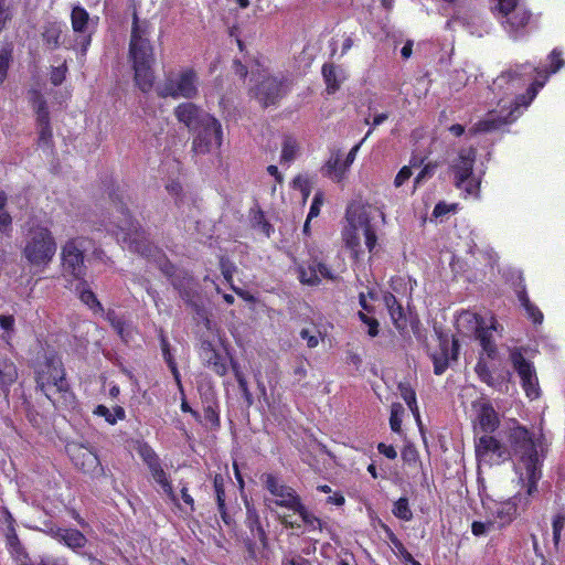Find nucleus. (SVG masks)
I'll return each instance as SVG.
<instances>
[{"label":"nucleus","instance_id":"f257e3e1","mask_svg":"<svg viewBox=\"0 0 565 565\" xmlns=\"http://www.w3.org/2000/svg\"><path fill=\"white\" fill-rule=\"evenodd\" d=\"M548 58L550 72L545 75H542L543 71L530 65H521L498 76L491 87L492 92L500 96L498 108L489 111L471 131L489 132L514 121L521 115L520 108H526L531 104L537 92L545 85L548 75L564 66L561 52L552 51Z\"/></svg>","mask_w":565,"mask_h":565},{"label":"nucleus","instance_id":"f03ea898","mask_svg":"<svg viewBox=\"0 0 565 565\" xmlns=\"http://www.w3.org/2000/svg\"><path fill=\"white\" fill-rule=\"evenodd\" d=\"M525 433L516 430L513 435L514 475L513 482L520 490L507 500H495L491 497L482 498L486 516L497 529L512 523L520 511H524L531 502V497L537 491V482L542 477L540 462L535 450L524 439Z\"/></svg>","mask_w":565,"mask_h":565},{"label":"nucleus","instance_id":"7ed1b4c3","mask_svg":"<svg viewBox=\"0 0 565 565\" xmlns=\"http://www.w3.org/2000/svg\"><path fill=\"white\" fill-rule=\"evenodd\" d=\"M516 430H523L525 433L524 439L531 444L535 450L536 457L540 462V470L542 471L543 465V443L541 435H536L530 431L526 427L520 425L515 419H509L504 423L501 430L502 441H499L491 435H483L479 437L476 443V456L481 466L499 465L507 459H511L514 465V448H513V435Z\"/></svg>","mask_w":565,"mask_h":565},{"label":"nucleus","instance_id":"20e7f679","mask_svg":"<svg viewBox=\"0 0 565 565\" xmlns=\"http://www.w3.org/2000/svg\"><path fill=\"white\" fill-rule=\"evenodd\" d=\"M150 35L151 25L135 17L129 44V60L135 72V82L143 92L150 90L154 81L152 71L154 52Z\"/></svg>","mask_w":565,"mask_h":565},{"label":"nucleus","instance_id":"39448f33","mask_svg":"<svg viewBox=\"0 0 565 565\" xmlns=\"http://www.w3.org/2000/svg\"><path fill=\"white\" fill-rule=\"evenodd\" d=\"M375 211L374 206L363 203H353L347 210V224L342 231V238L354 258L363 254L362 237L369 253H373L376 247L377 236L371 223Z\"/></svg>","mask_w":565,"mask_h":565},{"label":"nucleus","instance_id":"423d86ee","mask_svg":"<svg viewBox=\"0 0 565 565\" xmlns=\"http://www.w3.org/2000/svg\"><path fill=\"white\" fill-rule=\"evenodd\" d=\"M156 92L158 96L163 98H195L199 94V74L191 66H182L179 70L171 71L157 84Z\"/></svg>","mask_w":565,"mask_h":565},{"label":"nucleus","instance_id":"0eeeda50","mask_svg":"<svg viewBox=\"0 0 565 565\" xmlns=\"http://www.w3.org/2000/svg\"><path fill=\"white\" fill-rule=\"evenodd\" d=\"M38 384L53 404L71 403L72 394L65 381V373L60 359L53 356L46 360L38 370Z\"/></svg>","mask_w":565,"mask_h":565},{"label":"nucleus","instance_id":"6e6552de","mask_svg":"<svg viewBox=\"0 0 565 565\" xmlns=\"http://www.w3.org/2000/svg\"><path fill=\"white\" fill-rule=\"evenodd\" d=\"M456 328L462 335H477L483 353L490 359L495 356L497 348L491 340V332H497L499 324L493 317H490L488 322H486L475 312L462 311L456 318Z\"/></svg>","mask_w":565,"mask_h":565},{"label":"nucleus","instance_id":"1a4fd4ad","mask_svg":"<svg viewBox=\"0 0 565 565\" xmlns=\"http://www.w3.org/2000/svg\"><path fill=\"white\" fill-rule=\"evenodd\" d=\"M55 252L56 244L46 226L36 225L29 231L23 254L31 265L46 266L52 260Z\"/></svg>","mask_w":565,"mask_h":565},{"label":"nucleus","instance_id":"9d476101","mask_svg":"<svg viewBox=\"0 0 565 565\" xmlns=\"http://www.w3.org/2000/svg\"><path fill=\"white\" fill-rule=\"evenodd\" d=\"M270 498L265 499L266 505L271 509L273 505L295 512L303 503L296 490L284 483L273 473H265L262 477Z\"/></svg>","mask_w":565,"mask_h":565},{"label":"nucleus","instance_id":"9b49d317","mask_svg":"<svg viewBox=\"0 0 565 565\" xmlns=\"http://www.w3.org/2000/svg\"><path fill=\"white\" fill-rule=\"evenodd\" d=\"M223 139L221 121L213 115L205 116V120L194 131L192 149L198 154L212 153L221 149Z\"/></svg>","mask_w":565,"mask_h":565},{"label":"nucleus","instance_id":"f8f14e48","mask_svg":"<svg viewBox=\"0 0 565 565\" xmlns=\"http://www.w3.org/2000/svg\"><path fill=\"white\" fill-rule=\"evenodd\" d=\"M476 152L473 149L461 150L454 161L451 170L455 175L456 185L469 195L477 196L480 188V179L473 174Z\"/></svg>","mask_w":565,"mask_h":565},{"label":"nucleus","instance_id":"ddd939ff","mask_svg":"<svg viewBox=\"0 0 565 565\" xmlns=\"http://www.w3.org/2000/svg\"><path fill=\"white\" fill-rule=\"evenodd\" d=\"M520 0H492V12L498 18H504V28L513 33L524 28L530 20V12L519 6Z\"/></svg>","mask_w":565,"mask_h":565},{"label":"nucleus","instance_id":"4468645a","mask_svg":"<svg viewBox=\"0 0 565 565\" xmlns=\"http://www.w3.org/2000/svg\"><path fill=\"white\" fill-rule=\"evenodd\" d=\"M511 361L521 377L523 390L529 398L535 399L540 396L539 381L533 366L525 361L518 350L511 352Z\"/></svg>","mask_w":565,"mask_h":565},{"label":"nucleus","instance_id":"2eb2a0df","mask_svg":"<svg viewBox=\"0 0 565 565\" xmlns=\"http://www.w3.org/2000/svg\"><path fill=\"white\" fill-rule=\"evenodd\" d=\"M66 450L76 467L84 472L94 473L100 470L99 459L89 448L79 444H68Z\"/></svg>","mask_w":565,"mask_h":565},{"label":"nucleus","instance_id":"dca6fc26","mask_svg":"<svg viewBox=\"0 0 565 565\" xmlns=\"http://www.w3.org/2000/svg\"><path fill=\"white\" fill-rule=\"evenodd\" d=\"M173 114L179 122L183 124L193 132L205 120V116H211L210 113H206L201 107L190 102L178 105Z\"/></svg>","mask_w":565,"mask_h":565},{"label":"nucleus","instance_id":"f3484780","mask_svg":"<svg viewBox=\"0 0 565 565\" xmlns=\"http://www.w3.org/2000/svg\"><path fill=\"white\" fill-rule=\"evenodd\" d=\"M63 267L74 278L81 279L84 276V258L79 244L76 241L67 242L63 248Z\"/></svg>","mask_w":565,"mask_h":565},{"label":"nucleus","instance_id":"a211bd4d","mask_svg":"<svg viewBox=\"0 0 565 565\" xmlns=\"http://www.w3.org/2000/svg\"><path fill=\"white\" fill-rule=\"evenodd\" d=\"M473 422L486 433L494 431L499 426V417L494 408L480 398L472 403Z\"/></svg>","mask_w":565,"mask_h":565},{"label":"nucleus","instance_id":"6ab92c4d","mask_svg":"<svg viewBox=\"0 0 565 565\" xmlns=\"http://www.w3.org/2000/svg\"><path fill=\"white\" fill-rule=\"evenodd\" d=\"M350 164L344 160V156L340 150L332 151L328 160L321 167V173L332 180L341 183L347 178Z\"/></svg>","mask_w":565,"mask_h":565},{"label":"nucleus","instance_id":"aec40b11","mask_svg":"<svg viewBox=\"0 0 565 565\" xmlns=\"http://www.w3.org/2000/svg\"><path fill=\"white\" fill-rule=\"evenodd\" d=\"M200 358L202 361L218 375L227 372L225 358L218 352L212 341H203L200 347Z\"/></svg>","mask_w":565,"mask_h":565},{"label":"nucleus","instance_id":"412c9836","mask_svg":"<svg viewBox=\"0 0 565 565\" xmlns=\"http://www.w3.org/2000/svg\"><path fill=\"white\" fill-rule=\"evenodd\" d=\"M298 274L300 281L310 286L319 284L321 278L331 277L329 269L316 259L308 265L305 260H301L298 265Z\"/></svg>","mask_w":565,"mask_h":565},{"label":"nucleus","instance_id":"4be33fe9","mask_svg":"<svg viewBox=\"0 0 565 565\" xmlns=\"http://www.w3.org/2000/svg\"><path fill=\"white\" fill-rule=\"evenodd\" d=\"M254 94L260 103L269 105L282 94V85L277 78L265 76Z\"/></svg>","mask_w":565,"mask_h":565},{"label":"nucleus","instance_id":"5701e85b","mask_svg":"<svg viewBox=\"0 0 565 565\" xmlns=\"http://www.w3.org/2000/svg\"><path fill=\"white\" fill-rule=\"evenodd\" d=\"M384 305L390 313L391 320L394 326L399 330L404 331L407 329V318L403 307L398 303L397 299L392 294H385L383 296Z\"/></svg>","mask_w":565,"mask_h":565},{"label":"nucleus","instance_id":"b1692460","mask_svg":"<svg viewBox=\"0 0 565 565\" xmlns=\"http://www.w3.org/2000/svg\"><path fill=\"white\" fill-rule=\"evenodd\" d=\"M322 75L329 94L334 93L347 78V74L342 68L328 64L323 65Z\"/></svg>","mask_w":565,"mask_h":565},{"label":"nucleus","instance_id":"393cba45","mask_svg":"<svg viewBox=\"0 0 565 565\" xmlns=\"http://www.w3.org/2000/svg\"><path fill=\"white\" fill-rule=\"evenodd\" d=\"M52 534L58 541H62L71 548L83 547L86 543L85 536L77 530L73 529H57L52 531Z\"/></svg>","mask_w":565,"mask_h":565},{"label":"nucleus","instance_id":"a878e982","mask_svg":"<svg viewBox=\"0 0 565 565\" xmlns=\"http://www.w3.org/2000/svg\"><path fill=\"white\" fill-rule=\"evenodd\" d=\"M153 480L161 487L163 493L173 502H178L175 492L173 491L172 484L168 479L164 470L162 469L160 461L149 467Z\"/></svg>","mask_w":565,"mask_h":565},{"label":"nucleus","instance_id":"bb28decb","mask_svg":"<svg viewBox=\"0 0 565 565\" xmlns=\"http://www.w3.org/2000/svg\"><path fill=\"white\" fill-rule=\"evenodd\" d=\"M153 480L161 487L163 493L173 502H178L175 492L173 491L172 484L168 479L164 470L162 469L160 461L149 467Z\"/></svg>","mask_w":565,"mask_h":565},{"label":"nucleus","instance_id":"cd10ccee","mask_svg":"<svg viewBox=\"0 0 565 565\" xmlns=\"http://www.w3.org/2000/svg\"><path fill=\"white\" fill-rule=\"evenodd\" d=\"M153 480L161 487L163 493L173 502H178L175 492L173 491L172 484L168 479L164 470L162 469L160 461L149 467Z\"/></svg>","mask_w":565,"mask_h":565},{"label":"nucleus","instance_id":"c85d7f7f","mask_svg":"<svg viewBox=\"0 0 565 565\" xmlns=\"http://www.w3.org/2000/svg\"><path fill=\"white\" fill-rule=\"evenodd\" d=\"M294 513L300 516L308 532H322L326 526V523L310 512L303 503L300 505L299 510H296Z\"/></svg>","mask_w":565,"mask_h":565},{"label":"nucleus","instance_id":"c756f323","mask_svg":"<svg viewBox=\"0 0 565 565\" xmlns=\"http://www.w3.org/2000/svg\"><path fill=\"white\" fill-rule=\"evenodd\" d=\"M76 292L79 295V299L87 307H89L95 313H104V308L97 300L95 294L87 287L85 281H79L75 287Z\"/></svg>","mask_w":565,"mask_h":565},{"label":"nucleus","instance_id":"7c9ffc66","mask_svg":"<svg viewBox=\"0 0 565 565\" xmlns=\"http://www.w3.org/2000/svg\"><path fill=\"white\" fill-rule=\"evenodd\" d=\"M300 151V145L296 138L286 136L281 143L280 163L289 164L296 160Z\"/></svg>","mask_w":565,"mask_h":565},{"label":"nucleus","instance_id":"2f4dec72","mask_svg":"<svg viewBox=\"0 0 565 565\" xmlns=\"http://www.w3.org/2000/svg\"><path fill=\"white\" fill-rule=\"evenodd\" d=\"M71 19L74 32L86 33L89 22V14L84 8L79 6L74 7L72 10Z\"/></svg>","mask_w":565,"mask_h":565},{"label":"nucleus","instance_id":"473e14b6","mask_svg":"<svg viewBox=\"0 0 565 565\" xmlns=\"http://www.w3.org/2000/svg\"><path fill=\"white\" fill-rule=\"evenodd\" d=\"M62 34V25L57 22L47 23L43 31V40L46 46L55 50L60 45V38Z\"/></svg>","mask_w":565,"mask_h":565},{"label":"nucleus","instance_id":"72a5a7b5","mask_svg":"<svg viewBox=\"0 0 565 565\" xmlns=\"http://www.w3.org/2000/svg\"><path fill=\"white\" fill-rule=\"evenodd\" d=\"M167 362H168V365H169V367H170V370H171V372L173 374V377L175 380L177 386H178V388L180 391V394H181V397H182L181 409L183 412H185V413L192 414L198 419L200 417L198 412L193 411L190 407V405L188 404V402L185 401L183 385H182L180 373L178 371L175 362L172 360V358L170 355L167 356Z\"/></svg>","mask_w":565,"mask_h":565},{"label":"nucleus","instance_id":"f704fd0d","mask_svg":"<svg viewBox=\"0 0 565 565\" xmlns=\"http://www.w3.org/2000/svg\"><path fill=\"white\" fill-rule=\"evenodd\" d=\"M398 390H399L402 398L407 404V406L411 409L412 414L414 415L417 424L420 425V415H419V409H418L417 402H416L415 391L406 384H399Z\"/></svg>","mask_w":565,"mask_h":565},{"label":"nucleus","instance_id":"c9c22d12","mask_svg":"<svg viewBox=\"0 0 565 565\" xmlns=\"http://www.w3.org/2000/svg\"><path fill=\"white\" fill-rule=\"evenodd\" d=\"M94 414L102 416L106 419L107 423L114 425L117 423V420H121L125 418V411L120 406H116L113 411H110L108 407L104 405H98Z\"/></svg>","mask_w":565,"mask_h":565},{"label":"nucleus","instance_id":"e433bc0d","mask_svg":"<svg viewBox=\"0 0 565 565\" xmlns=\"http://www.w3.org/2000/svg\"><path fill=\"white\" fill-rule=\"evenodd\" d=\"M519 300L524 308L527 317L534 322V323H542L543 322V313L542 311L534 306L530 299L527 298L526 294L524 291L519 294Z\"/></svg>","mask_w":565,"mask_h":565},{"label":"nucleus","instance_id":"4c0bfd02","mask_svg":"<svg viewBox=\"0 0 565 565\" xmlns=\"http://www.w3.org/2000/svg\"><path fill=\"white\" fill-rule=\"evenodd\" d=\"M32 107L36 111L38 122H45V120L50 119L46 102L38 92L32 94Z\"/></svg>","mask_w":565,"mask_h":565},{"label":"nucleus","instance_id":"58836bf2","mask_svg":"<svg viewBox=\"0 0 565 565\" xmlns=\"http://www.w3.org/2000/svg\"><path fill=\"white\" fill-rule=\"evenodd\" d=\"M32 107L36 111L38 122H45V120L50 119L46 102L38 92L32 94Z\"/></svg>","mask_w":565,"mask_h":565},{"label":"nucleus","instance_id":"ea45409f","mask_svg":"<svg viewBox=\"0 0 565 565\" xmlns=\"http://www.w3.org/2000/svg\"><path fill=\"white\" fill-rule=\"evenodd\" d=\"M18 376L15 365L10 361L0 362V384L10 385Z\"/></svg>","mask_w":565,"mask_h":565},{"label":"nucleus","instance_id":"a19ab883","mask_svg":"<svg viewBox=\"0 0 565 565\" xmlns=\"http://www.w3.org/2000/svg\"><path fill=\"white\" fill-rule=\"evenodd\" d=\"M404 415V407L399 403H394L391 406L390 426L395 433H401L402 422Z\"/></svg>","mask_w":565,"mask_h":565},{"label":"nucleus","instance_id":"79ce46f5","mask_svg":"<svg viewBox=\"0 0 565 565\" xmlns=\"http://www.w3.org/2000/svg\"><path fill=\"white\" fill-rule=\"evenodd\" d=\"M393 514L403 521H409L413 518V513L406 498H399L394 503Z\"/></svg>","mask_w":565,"mask_h":565},{"label":"nucleus","instance_id":"37998d69","mask_svg":"<svg viewBox=\"0 0 565 565\" xmlns=\"http://www.w3.org/2000/svg\"><path fill=\"white\" fill-rule=\"evenodd\" d=\"M136 451L147 463L148 468L151 467L153 463L159 462V458L153 451V449L145 443H138Z\"/></svg>","mask_w":565,"mask_h":565},{"label":"nucleus","instance_id":"c03bdc74","mask_svg":"<svg viewBox=\"0 0 565 565\" xmlns=\"http://www.w3.org/2000/svg\"><path fill=\"white\" fill-rule=\"evenodd\" d=\"M437 164L436 163H427L424 166V168L419 171V173L414 179V191L422 185L426 180L430 179L435 171H436Z\"/></svg>","mask_w":565,"mask_h":565},{"label":"nucleus","instance_id":"a18cd8bd","mask_svg":"<svg viewBox=\"0 0 565 565\" xmlns=\"http://www.w3.org/2000/svg\"><path fill=\"white\" fill-rule=\"evenodd\" d=\"M11 50L1 49L0 50V83H3L7 78L8 70L11 62Z\"/></svg>","mask_w":565,"mask_h":565},{"label":"nucleus","instance_id":"49530a36","mask_svg":"<svg viewBox=\"0 0 565 565\" xmlns=\"http://www.w3.org/2000/svg\"><path fill=\"white\" fill-rule=\"evenodd\" d=\"M134 224L130 218L125 217L122 224L118 226V231H114L118 241L127 242L130 241V232L134 230Z\"/></svg>","mask_w":565,"mask_h":565},{"label":"nucleus","instance_id":"de8ad7c7","mask_svg":"<svg viewBox=\"0 0 565 565\" xmlns=\"http://www.w3.org/2000/svg\"><path fill=\"white\" fill-rule=\"evenodd\" d=\"M476 372L482 382H484L489 386L494 385L492 376L488 369V365L486 364V362L483 361L482 358H480V360L478 361V363L476 365Z\"/></svg>","mask_w":565,"mask_h":565},{"label":"nucleus","instance_id":"09e8293b","mask_svg":"<svg viewBox=\"0 0 565 565\" xmlns=\"http://www.w3.org/2000/svg\"><path fill=\"white\" fill-rule=\"evenodd\" d=\"M214 489L216 492V500L220 510H223L225 505V491H224V478L221 475H216L214 478Z\"/></svg>","mask_w":565,"mask_h":565},{"label":"nucleus","instance_id":"8fccbe9b","mask_svg":"<svg viewBox=\"0 0 565 565\" xmlns=\"http://www.w3.org/2000/svg\"><path fill=\"white\" fill-rule=\"evenodd\" d=\"M413 175L412 167L404 166L399 169L394 178V186L396 189L403 186Z\"/></svg>","mask_w":565,"mask_h":565},{"label":"nucleus","instance_id":"3c124183","mask_svg":"<svg viewBox=\"0 0 565 565\" xmlns=\"http://www.w3.org/2000/svg\"><path fill=\"white\" fill-rule=\"evenodd\" d=\"M553 539L555 544H557L561 540L562 531L565 525V514L557 513L553 519Z\"/></svg>","mask_w":565,"mask_h":565},{"label":"nucleus","instance_id":"603ef678","mask_svg":"<svg viewBox=\"0 0 565 565\" xmlns=\"http://www.w3.org/2000/svg\"><path fill=\"white\" fill-rule=\"evenodd\" d=\"M39 124V141L43 146H49L51 139H52V129L50 127V119L45 120V122H38Z\"/></svg>","mask_w":565,"mask_h":565},{"label":"nucleus","instance_id":"864d4df0","mask_svg":"<svg viewBox=\"0 0 565 565\" xmlns=\"http://www.w3.org/2000/svg\"><path fill=\"white\" fill-rule=\"evenodd\" d=\"M493 527H495V525L490 523V520L487 518L486 522L475 521L471 525V532L476 536H481L487 534Z\"/></svg>","mask_w":565,"mask_h":565},{"label":"nucleus","instance_id":"5fc2aeb1","mask_svg":"<svg viewBox=\"0 0 565 565\" xmlns=\"http://www.w3.org/2000/svg\"><path fill=\"white\" fill-rule=\"evenodd\" d=\"M294 186L301 191L303 201H306L310 194L309 179L303 175H298L297 178L294 179Z\"/></svg>","mask_w":565,"mask_h":565},{"label":"nucleus","instance_id":"6e6d98bb","mask_svg":"<svg viewBox=\"0 0 565 565\" xmlns=\"http://www.w3.org/2000/svg\"><path fill=\"white\" fill-rule=\"evenodd\" d=\"M322 204H323V194H322V192H317L313 196L309 213L307 215L309 220H312L320 214V209H321Z\"/></svg>","mask_w":565,"mask_h":565},{"label":"nucleus","instance_id":"4d7b16f0","mask_svg":"<svg viewBox=\"0 0 565 565\" xmlns=\"http://www.w3.org/2000/svg\"><path fill=\"white\" fill-rule=\"evenodd\" d=\"M246 509H247V521H248L249 527L253 531H254V529H256L257 532L259 533V535H263L264 532L259 524V519H258V514H257L256 510L254 508L249 507L248 504H246Z\"/></svg>","mask_w":565,"mask_h":565},{"label":"nucleus","instance_id":"13d9d810","mask_svg":"<svg viewBox=\"0 0 565 565\" xmlns=\"http://www.w3.org/2000/svg\"><path fill=\"white\" fill-rule=\"evenodd\" d=\"M67 67L65 64L54 67L51 71L50 79L52 84L60 85L65 79Z\"/></svg>","mask_w":565,"mask_h":565},{"label":"nucleus","instance_id":"bf43d9fd","mask_svg":"<svg viewBox=\"0 0 565 565\" xmlns=\"http://www.w3.org/2000/svg\"><path fill=\"white\" fill-rule=\"evenodd\" d=\"M359 316H360V319L369 327L367 333L371 337L377 335V333H379V322L375 319L367 317L363 312H359Z\"/></svg>","mask_w":565,"mask_h":565},{"label":"nucleus","instance_id":"052dcab7","mask_svg":"<svg viewBox=\"0 0 565 565\" xmlns=\"http://www.w3.org/2000/svg\"><path fill=\"white\" fill-rule=\"evenodd\" d=\"M11 17L12 14L10 8L6 3V0H0V31L6 28V24L11 20Z\"/></svg>","mask_w":565,"mask_h":565},{"label":"nucleus","instance_id":"680f3d73","mask_svg":"<svg viewBox=\"0 0 565 565\" xmlns=\"http://www.w3.org/2000/svg\"><path fill=\"white\" fill-rule=\"evenodd\" d=\"M0 327L1 329L8 333V337L3 335V338H10V334L14 330V318L12 316H0Z\"/></svg>","mask_w":565,"mask_h":565},{"label":"nucleus","instance_id":"e2e57ef3","mask_svg":"<svg viewBox=\"0 0 565 565\" xmlns=\"http://www.w3.org/2000/svg\"><path fill=\"white\" fill-rule=\"evenodd\" d=\"M235 377H236L238 386H239L243 395L245 396L246 401L248 403H252V395H250L248 386H247V381L245 380L243 374L237 370H235Z\"/></svg>","mask_w":565,"mask_h":565},{"label":"nucleus","instance_id":"0e129e2a","mask_svg":"<svg viewBox=\"0 0 565 565\" xmlns=\"http://www.w3.org/2000/svg\"><path fill=\"white\" fill-rule=\"evenodd\" d=\"M455 209L456 204H447L445 202H439L438 204H436L433 211V215L435 217H439L455 211Z\"/></svg>","mask_w":565,"mask_h":565},{"label":"nucleus","instance_id":"69168bd1","mask_svg":"<svg viewBox=\"0 0 565 565\" xmlns=\"http://www.w3.org/2000/svg\"><path fill=\"white\" fill-rule=\"evenodd\" d=\"M12 218L10 214L4 210L0 211V231L6 233L10 230Z\"/></svg>","mask_w":565,"mask_h":565},{"label":"nucleus","instance_id":"338daca9","mask_svg":"<svg viewBox=\"0 0 565 565\" xmlns=\"http://www.w3.org/2000/svg\"><path fill=\"white\" fill-rule=\"evenodd\" d=\"M377 449L380 454L384 455L386 458L395 459L397 456L395 448L391 445H385L381 443L379 444Z\"/></svg>","mask_w":565,"mask_h":565},{"label":"nucleus","instance_id":"774afa93","mask_svg":"<svg viewBox=\"0 0 565 565\" xmlns=\"http://www.w3.org/2000/svg\"><path fill=\"white\" fill-rule=\"evenodd\" d=\"M300 337L307 341V345L309 348H316L319 344V337L316 334H310V332L306 329L300 332Z\"/></svg>","mask_w":565,"mask_h":565}]
</instances>
